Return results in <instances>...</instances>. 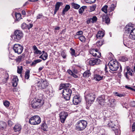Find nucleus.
<instances>
[{
    "mask_svg": "<svg viewBox=\"0 0 135 135\" xmlns=\"http://www.w3.org/2000/svg\"><path fill=\"white\" fill-rule=\"evenodd\" d=\"M123 37L124 44L127 46L129 41L135 40V28L127 25L125 28Z\"/></svg>",
    "mask_w": 135,
    "mask_h": 135,
    "instance_id": "obj_1",
    "label": "nucleus"
},
{
    "mask_svg": "<svg viewBox=\"0 0 135 135\" xmlns=\"http://www.w3.org/2000/svg\"><path fill=\"white\" fill-rule=\"evenodd\" d=\"M108 65L110 70L112 71L117 70L119 66L120 71L122 70V68L119 62L116 60H112L108 63Z\"/></svg>",
    "mask_w": 135,
    "mask_h": 135,
    "instance_id": "obj_2",
    "label": "nucleus"
},
{
    "mask_svg": "<svg viewBox=\"0 0 135 135\" xmlns=\"http://www.w3.org/2000/svg\"><path fill=\"white\" fill-rule=\"evenodd\" d=\"M44 104V101L42 97H39L37 99L33 100L31 103V107L34 109L38 108L41 107Z\"/></svg>",
    "mask_w": 135,
    "mask_h": 135,
    "instance_id": "obj_3",
    "label": "nucleus"
},
{
    "mask_svg": "<svg viewBox=\"0 0 135 135\" xmlns=\"http://www.w3.org/2000/svg\"><path fill=\"white\" fill-rule=\"evenodd\" d=\"M87 105L90 106L94 102L95 98L94 93H89L85 96Z\"/></svg>",
    "mask_w": 135,
    "mask_h": 135,
    "instance_id": "obj_4",
    "label": "nucleus"
},
{
    "mask_svg": "<svg viewBox=\"0 0 135 135\" xmlns=\"http://www.w3.org/2000/svg\"><path fill=\"white\" fill-rule=\"evenodd\" d=\"M87 125V122L84 120H79L75 125V129L78 131H83L86 127Z\"/></svg>",
    "mask_w": 135,
    "mask_h": 135,
    "instance_id": "obj_5",
    "label": "nucleus"
},
{
    "mask_svg": "<svg viewBox=\"0 0 135 135\" xmlns=\"http://www.w3.org/2000/svg\"><path fill=\"white\" fill-rule=\"evenodd\" d=\"M23 35L22 32L19 30H16L12 36V39L15 41L18 42L23 37Z\"/></svg>",
    "mask_w": 135,
    "mask_h": 135,
    "instance_id": "obj_6",
    "label": "nucleus"
},
{
    "mask_svg": "<svg viewBox=\"0 0 135 135\" xmlns=\"http://www.w3.org/2000/svg\"><path fill=\"white\" fill-rule=\"evenodd\" d=\"M72 93V90L69 88H64L62 91L63 97L66 100L70 99Z\"/></svg>",
    "mask_w": 135,
    "mask_h": 135,
    "instance_id": "obj_7",
    "label": "nucleus"
},
{
    "mask_svg": "<svg viewBox=\"0 0 135 135\" xmlns=\"http://www.w3.org/2000/svg\"><path fill=\"white\" fill-rule=\"evenodd\" d=\"M41 122L40 118L38 115L32 117L29 120V123L32 125L38 124Z\"/></svg>",
    "mask_w": 135,
    "mask_h": 135,
    "instance_id": "obj_8",
    "label": "nucleus"
},
{
    "mask_svg": "<svg viewBox=\"0 0 135 135\" xmlns=\"http://www.w3.org/2000/svg\"><path fill=\"white\" fill-rule=\"evenodd\" d=\"M13 49L15 53L19 54L22 53L23 48L21 45L16 44L13 45Z\"/></svg>",
    "mask_w": 135,
    "mask_h": 135,
    "instance_id": "obj_9",
    "label": "nucleus"
},
{
    "mask_svg": "<svg viewBox=\"0 0 135 135\" xmlns=\"http://www.w3.org/2000/svg\"><path fill=\"white\" fill-rule=\"evenodd\" d=\"M87 62L90 65L93 66L95 65L99 64L101 62V60L98 59H93L88 60Z\"/></svg>",
    "mask_w": 135,
    "mask_h": 135,
    "instance_id": "obj_10",
    "label": "nucleus"
},
{
    "mask_svg": "<svg viewBox=\"0 0 135 135\" xmlns=\"http://www.w3.org/2000/svg\"><path fill=\"white\" fill-rule=\"evenodd\" d=\"M90 54L95 57H99L101 56V53L98 51L97 49H92L89 51Z\"/></svg>",
    "mask_w": 135,
    "mask_h": 135,
    "instance_id": "obj_11",
    "label": "nucleus"
},
{
    "mask_svg": "<svg viewBox=\"0 0 135 135\" xmlns=\"http://www.w3.org/2000/svg\"><path fill=\"white\" fill-rule=\"evenodd\" d=\"M106 98H107V97L105 96L104 95H103L98 98L97 101L99 104L103 105L105 102Z\"/></svg>",
    "mask_w": 135,
    "mask_h": 135,
    "instance_id": "obj_12",
    "label": "nucleus"
},
{
    "mask_svg": "<svg viewBox=\"0 0 135 135\" xmlns=\"http://www.w3.org/2000/svg\"><path fill=\"white\" fill-rule=\"evenodd\" d=\"M48 85V83L45 80H43L40 82L39 81L37 84L38 86L44 89L46 88Z\"/></svg>",
    "mask_w": 135,
    "mask_h": 135,
    "instance_id": "obj_13",
    "label": "nucleus"
},
{
    "mask_svg": "<svg viewBox=\"0 0 135 135\" xmlns=\"http://www.w3.org/2000/svg\"><path fill=\"white\" fill-rule=\"evenodd\" d=\"M68 116V114L66 112H62L60 113L59 116L61 123H64Z\"/></svg>",
    "mask_w": 135,
    "mask_h": 135,
    "instance_id": "obj_14",
    "label": "nucleus"
},
{
    "mask_svg": "<svg viewBox=\"0 0 135 135\" xmlns=\"http://www.w3.org/2000/svg\"><path fill=\"white\" fill-rule=\"evenodd\" d=\"M21 128V126L20 124H16L15 126L13 129L15 132L16 133V135H18L20 133Z\"/></svg>",
    "mask_w": 135,
    "mask_h": 135,
    "instance_id": "obj_15",
    "label": "nucleus"
},
{
    "mask_svg": "<svg viewBox=\"0 0 135 135\" xmlns=\"http://www.w3.org/2000/svg\"><path fill=\"white\" fill-rule=\"evenodd\" d=\"M96 71H95L94 74L93 79L96 81H99L103 79V76H101L100 75L96 73Z\"/></svg>",
    "mask_w": 135,
    "mask_h": 135,
    "instance_id": "obj_16",
    "label": "nucleus"
},
{
    "mask_svg": "<svg viewBox=\"0 0 135 135\" xmlns=\"http://www.w3.org/2000/svg\"><path fill=\"white\" fill-rule=\"evenodd\" d=\"M80 101V98L78 96L75 95L74 97L73 102L74 105L78 104Z\"/></svg>",
    "mask_w": 135,
    "mask_h": 135,
    "instance_id": "obj_17",
    "label": "nucleus"
},
{
    "mask_svg": "<svg viewBox=\"0 0 135 135\" xmlns=\"http://www.w3.org/2000/svg\"><path fill=\"white\" fill-rule=\"evenodd\" d=\"M62 3L61 2H57L55 5V9L54 11V14H55L57 11L59 9L60 6L62 4Z\"/></svg>",
    "mask_w": 135,
    "mask_h": 135,
    "instance_id": "obj_18",
    "label": "nucleus"
},
{
    "mask_svg": "<svg viewBox=\"0 0 135 135\" xmlns=\"http://www.w3.org/2000/svg\"><path fill=\"white\" fill-rule=\"evenodd\" d=\"M18 79L17 76H15L12 79V83L13 86L16 87L17 85Z\"/></svg>",
    "mask_w": 135,
    "mask_h": 135,
    "instance_id": "obj_19",
    "label": "nucleus"
},
{
    "mask_svg": "<svg viewBox=\"0 0 135 135\" xmlns=\"http://www.w3.org/2000/svg\"><path fill=\"white\" fill-rule=\"evenodd\" d=\"M34 50L33 53L35 55L41 54H42L41 51L39 50L35 45H34L33 47Z\"/></svg>",
    "mask_w": 135,
    "mask_h": 135,
    "instance_id": "obj_20",
    "label": "nucleus"
},
{
    "mask_svg": "<svg viewBox=\"0 0 135 135\" xmlns=\"http://www.w3.org/2000/svg\"><path fill=\"white\" fill-rule=\"evenodd\" d=\"M104 35V32L103 31H99L96 35V37L100 39L103 37Z\"/></svg>",
    "mask_w": 135,
    "mask_h": 135,
    "instance_id": "obj_21",
    "label": "nucleus"
},
{
    "mask_svg": "<svg viewBox=\"0 0 135 135\" xmlns=\"http://www.w3.org/2000/svg\"><path fill=\"white\" fill-rule=\"evenodd\" d=\"M127 71L126 73L125 74V76L127 79L129 78L128 77V75H130L132 76V71L129 68L127 67Z\"/></svg>",
    "mask_w": 135,
    "mask_h": 135,
    "instance_id": "obj_22",
    "label": "nucleus"
},
{
    "mask_svg": "<svg viewBox=\"0 0 135 135\" xmlns=\"http://www.w3.org/2000/svg\"><path fill=\"white\" fill-rule=\"evenodd\" d=\"M91 75V73L89 70L85 71L83 74V76L85 78H88Z\"/></svg>",
    "mask_w": 135,
    "mask_h": 135,
    "instance_id": "obj_23",
    "label": "nucleus"
},
{
    "mask_svg": "<svg viewBox=\"0 0 135 135\" xmlns=\"http://www.w3.org/2000/svg\"><path fill=\"white\" fill-rule=\"evenodd\" d=\"M24 57V55L23 54H22L18 56L17 58L15 60L16 62H19L23 59Z\"/></svg>",
    "mask_w": 135,
    "mask_h": 135,
    "instance_id": "obj_24",
    "label": "nucleus"
},
{
    "mask_svg": "<svg viewBox=\"0 0 135 135\" xmlns=\"http://www.w3.org/2000/svg\"><path fill=\"white\" fill-rule=\"evenodd\" d=\"M70 8V6L68 4L66 5L62 11V14L63 15H64L65 12H66Z\"/></svg>",
    "mask_w": 135,
    "mask_h": 135,
    "instance_id": "obj_25",
    "label": "nucleus"
},
{
    "mask_svg": "<svg viewBox=\"0 0 135 135\" xmlns=\"http://www.w3.org/2000/svg\"><path fill=\"white\" fill-rule=\"evenodd\" d=\"M116 6L115 4H112L110 6L109 8L108 9V11L109 12H110L113 11L114 10Z\"/></svg>",
    "mask_w": 135,
    "mask_h": 135,
    "instance_id": "obj_26",
    "label": "nucleus"
},
{
    "mask_svg": "<svg viewBox=\"0 0 135 135\" xmlns=\"http://www.w3.org/2000/svg\"><path fill=\"white\" fill-rule=\"evenodd\" d=\"M6 123L3 121H1L0 122V128L3 129L6 126Z\"/></svg>",
    "mask_w": 135,
    "mask_h": 135,
    "instance_id": "obj_27",
    "label": "nucleus"
},
{
    "mask_svg": "<svg viewBox=\"0 0 135 135\" xmlns=\"http://www.w3.org/2000/svg\"><path fill=\"white\" fill-rule=\"evenodd\" d=\"M41 61V60L40 59H37L33 61L31 65V66H35L36 65L37 63L40 62Z\"/></svg>",
    "mask_w": 135,
    "mask_h": 135,
    "instance_id": "obj_28",
    "label": "nucleus"
},
{
    "mask_svg": "<svg viewBox=\"0 0 135 135\" xmlns=\"http://www.w3.org/2000/svg\"><path fill=\"white\" fill-rule=\"evenodd\" d=\"M41 128L45 131H46L47 129V127L46 124L44 122L42 123L41 125Z\"/></svg>",
    "mask_w": 135,
    "mask_h": 135,
    "instance_id": "obj_29",
    "label": "nucleus"
},
{
    "mask_svg": "<svg viewBox=\"0 0 135 135\" xmlns=\"http://www.w3.org/2000/svg\"><path fill=\"white\" fill-rule=\"evenodd\" d=\"M60 87H61L63 88H66V87H69L70 86V84L68 83H64L60 85Z\"/></svg>",
    "mask_w": 135,
    "mask_h": 135,
    "instance_id": "obj_30",
    "label": "nucleus"
},
{
    "mask_svg": "<svg viewBox=\"0 0 135 135\" xmlns=\"http://www.w3.org/2000/svg\"><path fill=\"white\" fill-rule=\"evenodd\" d=\"M110 104L112 105H113L115 104V100L114 99H108Z\"/></svg>",
    "mask_w": 135,
    "mask_h": 135,
    "instance_id": "obj_31",
    "label": "nucleus"
},
{
    "mask_svg": "<svg viewBox=\"0 0 135 135\" xmlns=\"http://www.w3.org/2000/svg\"><path fill=\"white\" fill-rule=\"evenodd\" d=\"M30 71L27 70L25 73V78L26 79H28L30 77Z\"/></svg>",
    "mask_w": 135,
    "mask_h": 135,
    "instance_id": "obj_32",
    "label": "nucleus"
},
{
    "mask_svg": "<svg viewBox=\"0 0 135 135\" xmlns=\"http://www.w3.org/2000/svg\"><path fill=\"white\" fill-rule=\"evenodd\" d=\"M77 38H79L81 42H85V41L86 38L85 37L83 36L78 37Z\"/></svg>",
    "mask_w": 135,
    "mask_h": 135,
    "instance_id": "obj_33",
    "label": "nucleus"
},
{
    "mask_svg": "<svg viewBox=\"0 0 135 135\" xmlns=\"http://www.w3.org/2000/svg\"><path fill=\"white\" fill-rule=\"evenodd\" d=\"M15 16L17 20H18L21 18V15L19 13H16L15 14Z\"/></svg>",
    "mask_w": 135,
    "mask_h": 135,
    "instance_id": "obj_34",
    "label": "nucleus"
},
{
    "mask_svg": "<svg viewBox=\"0 0 135 135\" xmlns=\"http://www.w3.org/2000/svg\"><path fill=\"white\" fill-rule=\"evenodd\" d=\"M71 5L74 8L77 9H78L80 7L79 5L75 4L74 3H71Z\"/></svg>",
    "mask_w": 135,
    "mask_h": 135,
    "instance_id": "obj_35",
    "label": "nucleus"
},
{
    "mask_svg": "<svg viewBox=\"0 0 135 135\" xmlns=\"http://www.w3.org/2000/svg\"><path fill=\"white\" fill-rule=\"evenodd\" d=\"M104 41L101 40L96 43V45L98 47H100L103 44Z\"/></svg>",
    "mask_w": 135,
    "mask_h": 135,
    "instance_id": "obj_36",
    "label": "nucleus"
},
{
    "mask_svg": "<svg viewBox=\"0 0 135 135\" xmlns=\"http://www.w3.org/2000/svg\"><path fill=\"white\" fill-rule=\"evenodd\" d=\"M83 33V32L82 31H78L76 32V34L75 35V38H78V37H79V35H82Z\"/></svg>",
    "mask_w": 135,
    "mask_h": 135,
    "instance_id": "obj_37",
    "label": "nucleus"
},
{
    "mask_svg": "<svg viewBox=\"0 0 135 135\" xmlns=\"http://www.w3.org/2000/svg\"><path fill=\"white\" fill-rule=\"evenodd\" d=\"M23 70L22 67L21 66H19L17 67V73L20 74L22 73Z\"/></svg>",
    "mask_w": 135,
    "mask_h": 135,
    "instance_id": "obj_38",
    "label": "nucleus"
},
{
    "mask_svg": "<svg viewBox=\"0 0 135 135\" xmlns=\"http://www.w3.org/2000/svg\"><path fill=\"white\" fill-rule=\"evenodd\" d=\"M108 7V6L107 5H105L102 8V11L104 12L105 13H107V8Z\"/></svg>",
    "mask_w": 135,
    "mask_h": 135,
    "instance_id": "obj_39",
    "label": "nucleus"
},
{
    "mask_svg": "<svg viewBox=\"0 0 135 135\" xmlns=\"http://www.w3.org/2000/svg\"><path fill=\"white\" fill-rule=\"evenodd\" d=\"M103 19L104 18L105 20V23L107 24H108L110 22V19L108 17H105V16L103 17Z\"/></svg>",
    "mask_w": 135,
    "mask_h": 135,
    "instance_id": "obj_40",
    "label": "nucleus"
},
{
    "mask_svg": "<svg viewBox=\"0 0 135 135\" xmlns=\"http://www.w3.org/2000/svg\"><path fill=\"white\" fill-rule=\"evenodd\" d=\"M42 56L43 57V58L42 60H46L47 57L48 55L47 53H44L43 54H42Z\"/></svg>",
    "mask_w": 135,
    "mask_h": 135,
    "instance_id": "obj_41",
    "label": "nucleus"
},
{
    "mask_svg": "<svg viewBox=\"0 0 135 135\" xmlns=\"http://www.w3.org/2000/svg\"><path fill=\"white\" fill-rule=\"evenodd\" d=\"M96 7V6L95 5H94L90 6V12H92L94 11Z\"/></svg>",
    "mask_w": 135,
    "mask_h": 135,
    "instance_id": "obj_42",
    "label": "nucleus"
},
{
    "mask_svg": "<svg viewBox=\"0 0 135 135\" xmlns=\"http://www.w3.org/2000/svg\"><path fill=\"white\" fill-rule=\"evenodd\" d=\"M86 7L83 6L81 7L79 10V13L80 14H81L84 11Z\"/></svg>",
    "mask_w": 135,
    "mask_h": 135,
    "instance_id": "obj_43",
    "label": "nucleus"
},
{
    "mask_svg": "<svg viewBox=\"0 0 135 135\" xmlns=\"http://www.w3.org/2000/svg\"><path fill=\"white\" fill-rule=\"evenodd\" d=\"M92 23H94L96 22L97 20V18L96 16H93L91 18Z\"/></svg>",
    "mask_w": 135,
    "mask_h": 135,
    "instance_id": "obj_44",
    "label": "nucleus"
},
{
    "mask_svg": "<svg viewBox=\"0 0 135 135\" xmlns=\"http://www.w3.org/2000/svg\"><path fill=\"white\" fill-rule=\"evenodd\" d=\"M3 104L6 107H7L9 106L10 103L9 102L6 100L3 102Z\"/></svg>",
    "mask_w": 135,
    "mask_h": 135,
    "instance_id": "obj_45",
    "label": "nucleus"
},
{
    "mask_svg": "<svg viewBox=\"0 0 135 135\" xmlns=\"http://www.w3.org/2000/svg\"><path fill=\"white\" fill-rule=\"evenodd\" d=\"M70 50L71 51V53L72 56H76L75 50L72 48H71L70 49Z\"/></svg>",
    "mask_w": 135,
    "mask_h": 135,
    "instance_id": "obj_46",
    "label": "nucleus"
},
{
    "mask_svg": "<svg viewBox=\"0 0 135 135\" xmlns=\"http://www.w3.org/2000/svg\"><path fill=\"white\" fill-rule=\"evenodd\" d=\"M21 27L23 29H27V25L26 23H23L21 25Z\"/></svg>",
    "mask_w": 135,
    "mask_h": 135,
    "instance_id": "obj_47",
    "label": "nucleus"
},
{
    "mask_svg": "<svg viewBox=\"0 0 135 135\" xmlns=\"http://www.w3.org/2000/svg\"><path fill=\"white\" fill-rule=\"evenodd\" d=\"M86 3H94L96 0H85Z\"/></svg>",
    "mask_w": 135,
    "mask_h": 135,
    "instance_id": "obj_48",
    "label": "nucleus"
},
{
    "mask_svg": "<svg viewBox=\"0 0 135 135\" xmlns=\"http://www.w3.org/2000/svg\"><path fill=\"white\" fill-rule=\"evenodd\" d=\"M108 126L109 127H111L112 128L113 130H114V125L113 124L112 122L110 121V122L108 123Z\"/></svg>",
    "mask_w": 135,
    "mask_h": 135,
    "instance_id": "obj_49",
    "label": "nucleus"
},
{
    "mask_svg": "<svg viewBox=\"0 0 135 135\" xmlns=\"http://www.w3.org/2000/svg\"><path fill=\"white\" fill-rule=\"evenodd\" d=\"M120 60L122 62H125L128 60V58L126 57L123 56L121 57Z\"/></svg>",
    "mask_w": 135,
    "mask_h": 135,
    "instance_id": "obj_50",
    "label": "nucleus"
},
{
    "mask_svg": "<svg viewBox=\"0 0 135 135\" xmlns=\"http://www.w3.org/2000/svg\"><path fill=\"white\" fill-rule=\"evenodd\" d=\"M114 93L115 95L118 96L120 97H121L124 96L123 95L120 94L116 92H114Z\"/></svg>",
    "mask_w": 135,
    "mask_h": 135,
    "instance_id": "obj_51",
    "label": "nucleus"
},
{
    "mask_svg": "<svg viewBox=\"0 0 135 135\" xmlns=\"http://www.w3.org/2000/svg\"><path fill=\"white\" fill-rule=\"evenodd\" d=\"M115 133V135H120V132L119 130L116 129L114 131Z\"/></svg>",
    "mask_w": 135,
    "mask_h": 135,
    "instance_id": "obj_52",
    "label": "nucleus"
},
{
    "mask_svg": "<svg viewBox=\"0 0 135 135\" xmlns=\"http://www.w3.org/2000/svg\"><path fill=\"white\" fill-rule=\"evenodd\" d=\"M9 58L12 60H14L15 59V57L12 54H10L9 55Z\"/></svg>",
    "mask_w": 135,
    "mask_h": 135,
    "instance_id": "obj_53",
    "label": "nucleus"
},
{
    "mask_svg": "<svg viewBox=\"0 0 135 135\" xmlns=\"http://www.w3.org/2000/svg\"><path fill=\"white\" fill-rule=\"evenodd\" d=\"M61 56L63 58H65L66 57V56L65 53L64 51H62L61 53Z\"/></svg>",
    "mask_w": 135,
    "mask_h": 135,
    "instance_id": "obj_54",
    "label": "nucleus"
},
{
    "mask_svg": "<svg viewBox=\"0 0 135 135\" xmlns=\"http://www.w3.org/2000/svg\"><path fill=\"white\" fill-rule=\"evenodd\" d=\"M91 22L92 23L91 18H88L87 20L86 21L87 23L88 24H89Z\"/></svg>",
    "mask_w": 135,
    "mask_h": 135,
    "instance_id": "obj_55",
    "label": "nucleus"
},
{
    "mask_svg": "<svg viewBox=\"0 0 135 135\" xmlns=\"http://www.w3.org/2000/svg\"><path fill=\"white\" fill-rule=\"evenodd\" d=\"M33 26V24L30 23L29 25H27V28L28 30H29L30 28H31Z\"/></svg>",
    "mask_w": 135,
    "mask_h": 135,
    "instance_id": "obj_56",
    "label": "nucleus"
},
{
    "mask_svg": "<svg viewBox=\"0 0 135 135\" xmlns=\"http://www.w3.org/2000/svg\"><path fill=\"white\" fill-rule=\"evenodd\" d=\"M132 131L133 132L135 130V122H134L133 123L132 126Z\"/></svg>",
    "mask_w": 135,
    "mask_h": 135,
    "instance_id": "obj_57",
    "label": "nucleus"
},
{
    "mask_svg": "<svg viewBox=\"0 0 135 135\" xmlns=\"http://www.w3.org/2000/svg\"><path fill=\"white\" fill-rule=\"evenodd\" d=\"M42 15L41 14H39L37 17V19L40 18L42 17Z\"/></svg>",
    "mask_w": 135,
    "mask_h": 135,
    "instance_id": "obj_58",
    "label": "nucleus"
},
{
    "mask_svg": "<svg viewBox=\"0 0 135 135\" xmlns=\"http://www.w3.org/2000/svg\"><path fill=\"white\" fill-rule=\"evenodd\" d=\"M68 72L69 74L72 75V74H73V72L70 70H68Z\"/></svg>",
    "mask_w": 135,
    "mask_h": 135,
    "instance_id": "obj_59",
    "label": "nucleus"
},
{
    "mask_svg": "<svg viewBox=\"0 0 135 135\" xmlns=\"http://www.w3.org/2000/svg\"><path fill=\"white\" fill-rule=\"evenodd\" d=\"M8 124L9 126H11L13 125V123L11 121L9 120L8 122Z\"/></svg>",
    "mask_w": 135,
    "mask_h": 135,
    "instance_id": "obj_60",
    "label": "nucleus"
},
{
    "mask_svg": "<svg viewBox=\"0 0 135 135\" xmlns=\"http://www.w3.org/2000/svg\"><path fill=\"white\" fill-rule=\"evenodd\" d=\"M131 105L133 106H135V102L133 101L131 102Z\"/></svg>",
    "mask_w": 135,
    "mask_h": 135,
    "instance_id": "obj_61",
    "label": "nucleus"
},
{
    "mask_svg": "<svg viewBox=\"0 0 135 135\" xmlns=\"http://www.w3.org/2000/svg\"><path fill=\"white\" fill-rule=\"evenodd\" d=\"M71 75H72L75 78H76L78 77V76L74 73H73V74H72Z\"/></svg>",
    "mask_w": 135,
    "mask_h": 135,
    "instance_id": "obj_62",
    "label": "nucleus"
},
{
    "mask_svg": "<svg viewBox=\"0 0 135 135\" xmlns=\"http://www.w3.org/2000/svg\"><path fill=\"white\" fill-rule=\"evenodd\" d=\"M22 15H25L26 14V12L24 11H22Z\"/></svg>",
    "mask_w": 135,
    "mask_h": 135,
    "instance_id": "obj_63",
    "label": "nucleus"
},
{
    "mask_svg": "<svg viewBox=\"0 0 135 135\" xmlns=\"http://www.w3.org/2000/svg\"><path fill=\"white\" fill-rule=\"evenodd\" d=\"M44 68V67H40L38 69L39 71H40L41 70Z\"/></svg>",
    "mask_w": 135,
    "mask_h": 135,
    "instance_id": "obj_64",
    "label": "nucleus"
}]
</instances>
